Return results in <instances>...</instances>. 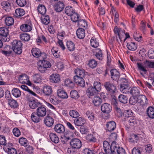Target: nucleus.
Masks as SVG:
<instances>
[{"label":"nucleus","instance_id":"nucleus-1","mask_svg":"<svg viewBox=\"0 0 154 154\" xmlns=\"http://www.w3.org/2000/svg\"><path fill=\"white\" fill-rule=\"evenodd\" d=\"M12 45L13 51L16 54H20L22 53L23 45L20 41L14 40L12 42Z\"/></svg>","mask_w":154,"mask_h":154},{"label":"nucleus","instance_id":"nucleus-2","mask_svg":"<svg viewBox=\"0 0 154 154\" xmlns=\"http://www.w3.org/2000/svg\"><path fill=\"white\" fill-rule=\"evenodd\" d=\"M8 35V30L6 28H0V37L2 38V41L8 42L10 41V39Z\"/></svg>","mask_w":154,"mask_h":154},{"label":"nucleus","instance_id":"nucleus-3","mask_svg":"<svg viewBox=\"0 0 154 154\" xmlns=\"http://www.w3.org/2000/svg\"><path fill=\"white\" fill-rule=\"evenodd\" d=\"M112 154H125V150L122 147H120L118 144L115 142H113L112 143Z\"/></svg>","mask_w":154,"mask_h":154},{"label":"nucleus","instance_id":"nucleus-4","mask_svg":"<svg viewBox=\"0 0 154 154\" xmlns=\"http://www.w3.org/2000/svg\"><path fill=\"white\" fill-rule=\"evenodd\" d=\"M121 81L122 83L120 86V90L123 93L127 94L129 92V87L128 81L124 78H122Z\"/></svg>","mask_w":154,"mask_h":154},{"label":"nucleus","instance_id":"nucleus-5","mask_svg":"<svg viewBox=\"0 0 154 154\" xmlns=\"http://www.w3.org/2000/svg\"><path fill=\"white\" fill-rule=\"evenodd\" d=\"M32 26L31 21L29 20H27L25 23L23 24L20 26V29L23 32H29L32 29Z\"/></svg>","mask_w":154,"mask_h":154},{"label":"nucleus","instance_id":"nucleus-6","mask_svg":"<svg viewBox=\"0 0 154 154\" xmlns=\"http://www.w3.org/2000/svg\"><path fill=\"white\" fill-rule=\"evenodd\" d=\"M70 144L72 148L74 149H79L82 146L80 140L76 138L72 139L70 141Z\"/></svg>","mask_w":154,"mask_h":154},{"label":"nucleus","instance_id":"nucleus-7","mask_svg":"<svg viewBox=\"0 0 154 154\" xmlns=\"http://www.w3.org/2000/svg\"><path fill=\"white\" fill-rule=\"evenodd\" d=\"M104 86L107 91L112 93H114L116 90V87L110 82H105Z\"/></svg>","mask_w":154,"mask_h":154},{"label":"nucleus","instance_id":"nucleus-8","mask_svg":"<svg viewBox=\"0 0 154 154\" xmlns=\"http://www.w3.org/2000/svg\"><path fill=\"white\" fill-rule=\"evenodd\" d=\"M36 112L41 117H43L46 116V108L44 106L41 105L37 109Z\"/></svg>","mask_w":154,"mask_h":154},{"label":"nucleus","instance_id":"nucleus-9","mask_svg":"<svg viewBox=\"0 0 154 154\" xmlns=\"http://www.w3.org/2000/svg\"><path fill=\"white\" fill-rule=\"evenodd\" d=\"M19 79L20 82L22 83H26L29 85H31L32 84L29 80L27 75L25 74L20 75L19 77Z\"/></svg>","mask_w":154,"mask_h":154},{"label":"nucleus","instance_id":"nucleus-10","mask_svg":"<svg viewBox=\"0 0 154 154\" xmlns=\"http://www.w3.org/2000/svg\"><path fill=\"white\" fill-rule=\"evenodd\" d=\"M84 77L75 75L73 77L74 82L81 87H83L85 86V82L83 79Z\"/></svg>","mask_w":154,"mask_h":154},{"label":"nucleus","instance_id":"nucleus-11","mask_svg":"<svg viewBox=\"0 0 154 154\" xmlns=\"http://www.w3.org/2000/svg\"><path fill=\"white\" fill-rule=\"evenodd\" d=\"M103 146L105 152L106 154H112V145L110 146L109 143L106 141L103 143Z\"/></svg>","mask_w":154,"mask_h":154},{"label":"nucleus","instance_id":"nucleus-12","mask_svg":"<svg viewBox=\"0 0 154 154\" xmlns=\"http://www.w3.org/2000/svg\"><path fill=\"white\" fill-rule=\"evenodd\" d=\"M3 18H5V23L7 26H11L14 24V20L11 17L7 15H5L3 16Z\"/></svg>","mask_w":154,"mask_h":154},{"label":"nucleus","instance_id":"nucleus-13","mask_svg":"<svg viewBox=\"0 0 154 154\" xmlns=\"http://www.w3.org/2000/svg\"><path fill=\"white\" fill-rule=\"evenodd\" d=\"M114 31L116 36L117 35L120 40L122 41V36L124 35V31L120 28H119L117 26H116L114 28ZM116 37L117 38V37Z\"/></svg>","mask_w":154,"mask_h":154},{"label":"nucleus","instance_id":"nucleus-14","mask_svg":"<svg viewBox=\"0 0 154 154\" xmlns=\"http://www.w3.org/2000/svg\"><path fill=\"white\" fill-rule=\"evenodd\" d=\"M101 109L103 112L109 113L111 111L112 107L108 103H105L101 106Z\"/></svg>","mask_w":154,"mask_h":154},{"label":"nucleus","instance_id":"nucleus-15","mask_svg":"<svg viewBox=\"0 0 154 154\" xmlns=\"http://www.w3.org/2000/svg\"><path fill=\"white\" fill-rule=\"evenodd\" d=\"M54 130L58 133L63 134L65 131V128L63 125L58 124L55 125Z\"/></svg>","mask_w":154,"mask_h":154},{"label":"nucleus","instance_id":"nucleus-16","mask_svg":"<svg viewBox=\"0 0 154 154\" xmlns=\"http://www.w3.org/2000/svg\"><path fill=\"white\" fill-rule=\"evenodd\" d=\"M112 79L113 80H118L120 77V73L116 69H113L110 71Z\"/></svg>","mask_w":154,"mask_h":154},{"label":"nucleus","instance_id":"nucleus-17","mask_svg":"<svg viewBox=\"0 0 154 154\" xmlns=\"http://www.w3.org/2000/svg\"><path fill=\"white\" fill-rule=\"evenodd\" d=\"M44 123L47 126L51 127L54 123V119L52 117L48 116L44 118Z\"/></svg>","mask_w":154,"mask_h":154},{"label":"nucleus","instance_id":"nucleus-18","mask_svg":"<svg viewBox=\"0 0 154 154\" xmlns=\"http://www.w3.org/2000/svg\"><path fill=\"white\" fill-rule=\"evenodd\" d=\"M42 90L45 95L47 96L50 95L53 92L52 87L48 85L44 86Z\"/></svg>","mask_w":154,"mask_h":154},{"label":"nucleus","instance_id":"nucleus-19","mask_svg":"<svg viewBox=\"0 0 154 154\" xmlns=\"http://www.w3.org/2000/svg\"><path fill=\"white\" fill-rule=\"evenodd\" d=\"M28 103L29 106L32 109H35L38 108L41 105L40 103L37 100H29Z\"/></svg>","mask_w":154,"mask_h":154},{"label":"nucleus","instance_id":"nucleus-20","mask_svg":"<svg viewBox=\"0 0 154 154\" xmlns=\"http://www.w3.org/2000/svg\"><path fill=\"white\" fill-rule=\"evenodd\" d=\"M57 94L58 96L60 98L63 99H67L68 96L66 92L62 89H59L57 90Z\"/></svg>","mask_w":154,"mask_h":154},{"label":"nucleus","instance_id":"nucleus-21","mask_svg":"<svg viewBox=\"0 0 154 154\" xmlns=\"http://www.w3.org/2000/svg\"><path fill=\"white\" fill-rule=\"evenodd\" d=\"M97 91L92 87H89L86 91L87 95L89 98H92L91 97L94 96V95L98 94Z\"/></svg>","mask_w":154,"mask_h":154},{"label":"nucleus","instance_id":"nucleus-22","mask_svg":"<svg viewBox=\"0 0 154 154\" xmlns=\"http://www.w3.org/2000/svg\"><path fill=\"white\" fill-rule=\"evenodd\" d=\"M65 5L63 2L59 1L57 3L55 6V9L56 11L60 12L63 9Z\"/></svg>","mask_w":154,"mask_h":154},{"label":"nucleus","instance_id":"nucleus-23","mask_svg":"<svg viewBox=\"0 0 154 154\" xmlns=\"http://www.w3.org/2000/svg\"><path fill=\"white\" fill-rule=\"evenodd\" d=\"M74 122L76 126H81L85 123L86 120L84 118L80 117L75 119L74 120Z\"/></svg>","mask_w":154,"mask_h":154},{"label":"nucleus","instance_id":"nucleus-24","mask_svg":"<svg viewBox=\"0 0 154 154\" xmlns=\"http://www.w3.org/2000/svg\"><path fill=\"white\" fill-rule=\"evenodd\" d=\"M50 81L52 83H57L60 80L59 75L58 74H53L50 77Z\"/></svg>","mask_w":154,"mask_h":154},{"label":"nucleus","instance_id":"nucleus-25","mask_svg":"<svg viewBox=\"0 0 154 154\" xmlns=\"http://www.w3.org/2000/svg\"><path fill=\"white\" fill-rule=\"evenodd\" d=\"M139 102L143 108L146 107L148 103V100L146 96L144 95H141Z\"/></svg>","mask_w":154,"mask_h":154},{"label":"nucleus","instance_id":"nucleus-26","mask_svg":"<svg viewBox=\"0 0 154 154\" xmlns=\"http://www.w3.org/2000/svg\"><path fill=\"white\" fill-rule=\"evenodd\" d=\"M31 51L32 55L36 58L40 57L42 54L41 51L38 48H33Z\"/></svg>","mask_w":154,"mask_h":154},{"label":"nucleus","instance_id":"nucleus-27","mask_svg":"<svg viewBox=\"0 0 154 154\" xmlns=\"http://www.w3.org/2000/svg\"><path fill=\"white\" fill-rule=\"evenodd\" d=\"M1 5L3 8L7 12H9L11 9V4L9 2L4 1L1 3Z\"/></svg>","mask_w":154,"mask_h":154},{"label":"nucleus","instance_id":"nucleus-28","mask_svg":"<svg viewBox=\"0 0 154 154\" xmlns=\"http://www.w3.org/2000/svg\"><path fill=\"white\" fill-rule=\"evenodd\" d=\"M106 128L109 131H112L114 130L116 127V124L114 121H110L106 124Z\"/></svg>","mask_w":154,"mask_h":154},{"label":"nucleus","instance_id":"nucleus-29","mask_svg":"<svg viewBox=\"0 0 154 154\" xmlns=\"http://www.w3.org/2000/svg\"><path fill=\"white\" fill-rule=\"evenodd\" d=\"M146 114L150 118L154 119V108L152 106L149 107L146 110Z\"/></svg>","mask_w":154,"mask_h":154},{"label":"nucleus","instance_id":"nucleus-30","mask_svg":"<svg viewBox=\"0 0 154 154\" xmlns=\"http://www.w3.org/2000/svg\"><path fill=\"white\" fill-rule=\"evenodd\" d=\"M76 34L78 37L80 39H82L85 36L84 29L82 28L78 29L76 31Z\"/></svg>","mask_w":154,"mask_h":154},{"label":"nucleus","instance_id":"nucleus-31","mask_svg":"<svg viewBox=\"0 0 154 154\" xmlns=\"http://www.w3.org/2000/svg\"><path fill=\"white\" fill-rule=\"evenodd\" d=\"M65 11L66 14L67 15L70 16L75 12V10L72 7L70 6H68L66 7Z\"/></svg>","mask_w":154,"mask_h":154},{"label":"nucleus","instance_id":"nucleus-32","mask_svg":"<svg viewBox=\"0 0 154 154\" xmlns=\"http://www.w3.org/2000/svg\"><path fill=\"white\" fill-rule=\"evenodd\" d=\"M32 120L34 122H38L40 120V117L37 113L36 112H33L31 116Z\"/></svg>","mask_w":154,"mask_h":154},{"label":"nucleus","instance_id":"nucleus-33","mask_svg":"<svg viewBox=\"0 0 154 154\" xmlns=\"http://www.w3.org/2000/svg\"><path fill=\"white\" fill-rule=\"evenodd\" d=\"M132 95L134 96H137L139 95L140 94V88L138 87H133L129 91V92Z\"/></svg>","mask_w":154,"mask_h":154},{"label":"nucleus","instance_id":"nucleus-34","mask_svg":"<svg viewBox=\"0 0 154 154\" xmlns=\"http://www.w3.org/2000/svg\"><path fill=\"white\" fill-rule=\"evenodd\" d=\"M92 102L95 106H98L101 104L102 100L99 97L96 96L93 98Z\"/></svg>","mask_w":154,"mask_h":154},{"label":"nucleus","instance_id":"nucleus-35","mask_svg":"<svg viewBox=\"0 0 154 154\" xmlns=\"http://www.w3.org/2000/svg\"><path fill=\"white\" fill-rule=\"evenodd\" d=\"M127 47L128 50L132 51H135L137 48V46L135 43L132 42H128L127 44Z\"/></svg>","mask_w":154,"mask_h":154},{"label":"nucleus","instance_id":"nucleus-36","mask_svg":"<svg viewBox=\"0 0 154 154\" xmlns=\"http://www.w3.org/2000/svg\"><path fill=\"white\" fill-rule=\"evenodd\" d=\"M75 72L76 76L84 77L85 74V70L83 69L77 68L75 70Z\"/></svg>","mask_w":154,"mask_h":154},{"label":"nucleus","instance_id":"nucleus-37","mask_svg":"<svg viewBox=\"0 0 154 154\" xmlns=\"http://www.w3.org/2000/svg\"><path fill=\"white\" fill-rule=\"evenodd\" d=\"M42 22L44 24L47 25L50 22V19L49 16L48 15H43L41 17Z\"/></svg>","mask_w":154,"mask_h":154},{"label":"nucleus","instance_id":"nucleus-38","mask_svg":"<svg viewBox=\"0 0 154 154\" xmlns=\"http://www.w3.org/2000/svg\"><path fill=\"white\" fill-rule=\"evenodd\" d=\"M49 137L50 139L52 142L55 143H57L59 142V137L55 134L51 133L49 135Z\"/></svg>","mask_w":154,"mask_h":154},{"label":"nucleus","instance_id":"nucleus-39","mask_svg":"<svg viewBox=\"0 0 154 154\" xmlns=\"http://www.w3.org/2000/svg\"><path fill=\"white\" fill-rule=\"evenodd\" d=\"M25 14L24 10L21 8H17L15 10L14 15L18 17L23 16Z\"/></svg>","mask_w":154,"mask_h":154},{"label":"nucleus","instance_id":"nucleus-40","mask_svg":"<svg viewBox=\"0 0 154 154\" xmlns=\"http://www.w3.org/2000/svg\"><path fill=\"white\" fill-rule=\"evenodd\" d=\"M8 104L12 108H17L18 106L17 102L13 99L9 100L8 101Z\"/></svg>","mask_w":154,"mask_h":154},{"label":"nucleus","instance_id":"nucleus-41","mask_svg":"<svg viewBox=\"0 0 154 154\" xmlns=\"http://www.w3.org/2000/svg\"><path fill=\"white\" fill-rule=\"evenodd\" d=\"M12 94L16 98L18 97L21 95L20 91L18 88H14L11 91Z\"/></svg>","mask_w":154,"mask_h":154},{"label":"nucleus","instance_id":"nucleus-42","mask_svg":"<svg viewBox=\"0 0 154 154\" xmlns=\"http://www.w3.org/2000/svg\"><path fill=\"white\" fill-rule=\"evenodd\" d=\"M19 142L21 145L25 147L27 146L29 144L28 141L27 139L23 137L19 138Z\"/></svg>","mask_w":154,"mask_h":154},{"label":"nucleus","instance_id":"nucleus-43","mask_svg":"<svg viewBox=\"0 0 154 154\" xmlns=\"http://www.w3.org/2000/svg\"><path fill=\"white\" fill-rule=\"evenodd\" d=\"M20 39L24 41H28L30 38V36L29 35L25 33L20 34Z\"/></svg>","mask_w":154,"mask_h":154},{"label":"nucleus","instance_id":"nucleus-44","mask_svg":"<svg viewBox=\"0 0 154 154\" xmlns=\"http://www.w3.org/2000/svg\"><path fill=\"white\" fill-rule=\"evenodd\" d=\"M72 20L74 22H78L80 19V16L75 11L71 16Z\"/></svg>","mask_w":154,"mask_h":154},{"label":"nucleus","instance_id":"nucleus-45","mask_svg":"<svg viewBox=\"0 0 154 154\" xmlns=\"http://www.w3.org/2000/svg\"><path fill=\"white\" fill-rule=\"evenodd\" d=\"M38 10L39 13L42 15H44L46 12V9L44 5H39L38 6Z\"/></svg>","mask_w":154,"mask_h":154},{"label":"nucleus","instance_id":"nucleus-46","mask_svg":"<svg viewBox=\"0 0 154 154\" xmlns=\"http://www.w3.org/2000/svg\"><path fill=\"white\" fill-rule=\"evenodd\" d=\"M88 65L90 67L94 69L97 65V61L94 59L90 60L88 61Z\"/></svg>","mask_w":154,"mask_h":154},{"label":"nucleus","instance_id":"nucleus-47","mask_svg":"<svg viewBox=\"0 0 154 154\" xmlns=\"http://www.w3.org/2000/svg\"><path fill=\"white\" fill-rule=\"evenodd\" d=\"M139 140V136L134 134H132L129 139V141L132 143L137 142V141Z\"/></svg>","mask_w":154,"mask_h":154},{"label":"nucleus","instance_id":"nucleus-48","mask_svg":"<svg viewBox=\"0 0 154 154\" xmlns=\"http://www.w3.org/2000/svg\"><path fill=\"white\" fill-rule=\"evenodd\" d=\"M78 25L79 27L85 28L87 27V22L85 20L80 19L78 21Z\"/></svg>","mask_w":154,"mask_h":154},{"label":"nucleus","instance_id":"nucleus-49","mask_svg":"<svg viewBox=\"0 0 154 154\" xmlns=\"http://www.w3.org/2000/svg\"><path fill=\"white\" fill-rule=\"evenodd\" d=\"M91 45L93 47L96 48L99 45V43L97 40L95 38H92L90 41Z\"/></svg>","mask_w":154,"mask_h":154},{"label":"nucleus","instance_id":"nucleus-50","mask_svg":"<svg viewBox=\"0 0 154 154\" xmlns=\"http://www.w3.org/2000/svg\"><path fill=\"white\" fill-rule=\"evenodd\" d=\"M94 88L97 91L98 93L101 89V84L100 82L97 81L95 82L94 83Z\"/></svg>","mask_w":154,"mask_h":154},{"label":"nucleus","instance_id":"nucleus-51","mask_svg":"<svg viewBox=\"0 0 154 154\" xmlns=\"http://www.w3.org/2000/svg\"><path fill=\"white\" fill-rule=\"evenodd\" d=\"M66 46L68 49L70 51H73L75 49V45L71 41H67L66 43Z\"/></svg>","mask_w":154,"mask_h":154},{"label":"nucleus","instance_id":"nucleus-52","mask_svg":"<svg viewBox=\"0 0 154 154\" xmlns=\"http://www.w3.org/2000/svg\"><path fill=\"white\" fill-rule=\"evenodd\" d=\"M42 80V77L39 74H36L33 76V81L35 83H40Z\"/></svg>","mask_w":154,"mask_h":154},{"label":"nucleus","instance_id":"nucleus-53","mask_svg":"<svg viewBox=\"0 0 154 154\" xmlns=\"http://www.w3.org/2000/svg\"><path fill=\"white\" fill-rule=\"evenodd\" d=\"M64 83L66 86L70 88H73L74 86L73 82L71 79H69L65 80Z\"/></svg>","mask_w":154,"mask_h":154},{"label":"nucleus","instance_id":"nucleus-54","mask_svg":"<svg viewBox=\"0 0 154 154\" xmlns=\"http://www.w3.org/2000/svg\"><path fill=\"white\" fill-rule=\"evenodd\" d=\"M119 101L123 103H127L128 98L127 97L122 94H120L118 97Z\"/></svg>","mask_w":154,"mask_h":154},{"label":"nucleus","instance_id":"nucleus-55","mask_svg":"<svg viewBox=\"0 0 154 154\" xmlns=\"http://www.w3.org/2000/svg\"><path fill=\"white\" fill-rule=\"evenodd\" d=\"M86 116L90 120L93 121L95 119V116L94 113L89 111H87L86 112Z\"/></svg>","mask_w":154,"mask_h":154},{"label":"nucleus","instance_id":"nucleus-56","mask_svg":"<svg viewBox=\"0 0 154 154\" xmlns=\"http://www.w3.org/2000/svg\"><path fill=\"white\" fill-rule=\"evenodd\" d=\"M65 36V32L61 30L58 32L57 34V38L58 40H63Z\"/></svg>","mask_w":154,"mask_h":154},{"label":"nucleus","instance_id":"nucleus-57","mask_svg":"<svg viewBox=\"0 0 154 154\" xmlns=\"http://www.w3.org/2000/svg\"><path fill=\"white\" fill-rule=\"evenodd\" d=\"M69 114L71 117L76 119L79 116L78 112L77 111L74 110L70 111Z\"/></svg>","mask_w":154,"mask_h":154},{"label":"nucleus","instance_id":"nucleus-58","mask_svg":"<svg viewBox=\"0 0 154 154\" xmlns=\"http://www.w3.org/2000/svg\"><path fill=\"white\" fill-rule=\"evenodd\" d=\"M95 56L98 60H102L103 59L102 52L101 50L99 49H97Z\"/></svg>","mask_w":154,"mask_h":154},{"label":"nucleus","instance_id":"nucleus-59","mask_svg":"<svg viewBox=\"0 0 154 154\" xmlns=\"http://www.w3.org/2000/svg\"><path fill=\"white\" fill-rule=\"evenodd\" d=\"M42 65L46 69L47 68H50L51 66V63L48 61L42 60L41 61Z\"/></svg>","mask_w":154,"mask_h":154},{"label":"nucleus","instance_id":"nucleus-60","mask_svg":"<svg viewBox=\"0 0 154 154\" xmlns=\"http://www.w3.org/2000/svg\"><path fill=\"white\" fill-rule=\"evenodd\" d=\"M66 124L68 127L70 129L73 131V132L74 134L75 135H78V132L75 129L74 126L72 125V124L69 122H67L66 123Z\"/></svg>","mask_w":154,"mask_h":154},{"label":"nucleus","instance_id":"nucleus-61","mask_svg":"<svg viewBox=\"0 0 154 154\" xmlns=\"http://www.w3.org/2000/svg\"><path fill=\"white\" fill-rule=\"evenodd\" d=\"M70 94L71 97L73 99L78 98L79 97L78 93L76 90H72L70 92Z\"/></svg>","mask_w":154,"mask_h":154},{"label":"nucleus","instance_id":"nucleus-62","mask_svg":"<svg viewBox=\"0 0 154 154\" xmlns=\"http://www.w3.org/2000/svg\"><path fill=\"white\" fill-rule=\"evenodd\" d=\"M137 67L139 70L144 72L145 73L147 72V70L144 66L143 65L140 63H137Z\"/></svg>","mask_w":154,"mask_h":154},{"label":"nucleus","instance_id":"nucleus-63","mask_svg":"<svg viewBox=\"0 0 154 154\" xmlns=\"http://www.w3.org/2000/svg\"><path fill=\"white\" fill-rule=\"evenodd\" d=\"M49 99L51 102L54 104L56 105L58 103V100L54 95L50 96Z\"/></svg>","mask_w":154,"mask_h":154},{"label":"nucleus","instance_id":"nucleus-64","mask_svg":"<svg viewBox=\"0 0 154 154\" xmlns=\"http://www.w3.org/2000/svg\"><path fill=\"white\" fill-rule=\"evenodd\" d=\"M145 63L146 66L148 68H154V62L146 60Z\"/></svg>","mask_w":154,"mask_h":154}]
</instances>
